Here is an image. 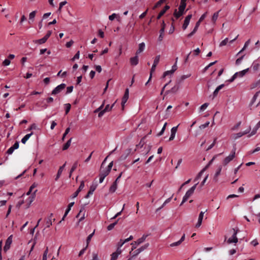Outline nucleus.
<instances>
[{"label":"nucleus","mask_w":260,"mask_h":260,"mask_svg":"<svg viewBox=\"0 0 260 260\" xmlns=\"http://www.w3.org/2000/svg\"><path fill=\"white\" fill-rule=\"evenodd\" d=\"M141 252L140 251L139 249H136V250H135L133 253V256L132 257H133V258L136 256H137V255H138Z\"/></svg>","instance_id":"nucleus-62"},{"label":"nucleus","mask_w":260,"mask_h":260,"mask_svg":"<svg viewBox=\"0 0 260 260\" xmlns=\"http://www.w3.org/2000/svg\"><path fill=\"white\" fill-rule=\"evenodd\" d=\"M229 41V39L228 38H226L224 40H223L220 43V46H225L227 44L228 42Z\"/></svg>","instance_id":"nucleus-50"},{"label":"nucleus","mask_w":260,"mask_h":260,"mask_svg":"<svg viewBox=\"0 0 260 260\" xmlns=\"http://www.w3.org/2000/svg\"><path fill=\"white\" fill-rule=\"evenodd\" d=\"M166 0H159L158 1L155 5L153 6V9L154 10L158 7H159L164 3H165Z\"/></svg>","instance_id":"nucleus-33"},{"label":"nucleus","mask_w":260,"mask_h":260,"mask_svg":"<svg viewBox=\"0 0 260 260\" xmlns=\"http://www.w3.org/2000/svg\"><path fill=\"white\" fill-rule=\"evenodd\" d=\"M184 14V13L180 12V11H177V9H175L173 13V15L176 18V19H177L181 16H182Z\"/></svg>","instance_id":"nucleus-25"},{"label":"nucleus","mask_w":260,"mask_h":260,"mask_svg":"<svg viewBox=\"0 0 260 260\" xmlns=\"http://www.w3.org/2000/svg\"><path fill=\"white\" fill-rule=\"evenodd\" d=\"M209 124H210V122L209 121H207L205 124L201 125L199 126V127H200V128L201 129H204V128H206L207 127H208L209 126Z\"/></svg>","instance_id":"nucleus-48"},{"label":"nucleus","mask_w":260,"mask_h":260,"mask_svg":"<svg viewBox=\"0 0 260 260\" xmlns=\"http://www.w3.org/2000/svg\"><path fill=\"white\" fill-rule=\"evenodd\" d=\"M207 12L203 14L201 17L200 18L199 20L196 22V23H198L199 25H200L201 22L205 18L207 14Z\"/></svg>","instance_id":"nucleus-42"},{"label":"nucleus","mask_w":260,"mask_h":260,"mask_svg":"<svg viewBox=\"0 0 260 260\" xmlns=\"http://www.w3.org/2000/svg\"><path fill=\"white\" fill-rule=\"evenodd\" d=\"M66 86V84L62 83L57 86H56L52 91L51 94L55 95L60 92L63 89L65 88Z\"/></svg>","instance_id":"nucleus-5"},{"label":"nucleus","mask_w":260,"mask_h":260,"mask_svg":"<svg viewBox=\"0 0 260 260\" xmlns=\"http://www.w3.org/2000/svg\"><path fill=\"white\" fill-rule=\"evenodd\" d=\"M72 138H70L67 142L66 143H65L63 147H62V150H67L69 147L71 145V142H72Z\"/></svg>","instance_id":"nucleus-27"},{"label":"nucleus","mask_w":260,"mask_h":260,"mask_svg":"<svg viewBox=\"0 0 260 260\" xmlns=\"http://www.w3.org/2000/svg\"><path fill=\"white\" fill-rule=\"evenodd\" d=\"M36 13H37L36 11H34L29 14V19L30 21H31L32 22L34 21V19L36 15Z\"/></svg>","instance_id":"nucleus-35"},{"label":"nucleus","mask_w":260,"mask_h":260,"mask_svg":"<svg viewBox=\"0 0 260 260\" xmlns=\"http://www.w3.org/2000/svg\"><path fill=\"white\" fill-rule=\"evenodd\" d=\"M32 135V133L26 135L21 140V142L23 144H25L26 141L29 139L30 136Z\"/></svg>","instance_id":"nucleus-31"},{"label":"nucleus","mask_w":260,"mask_h":260,"mask_svg":"<svg viewBox=\"0 0 260 260\" xmlns=\"http://www.w3.org/2000/svg\"><path fill=\"white\" fill-rule=\"evenodd\" d=\"M117 187V184H116V182H113L111 187L109 188V191L111 193L114 192Z\"/></svg>","instance_id":"nucleus-30"},{"label":"nucleus","mask_w":260,"mask_h":260,"mask_svg":"<svg viewBox=\"0 0 260 260\" xmlns=\"http://www.w3.org/2000/svg\"><path fill=\"white\" fill-rule=\"evenodd\" d=\"M15 149L11 146L8 150L7 151V153L8 154H11L13 152Z\"/></svg>","instance_id":"nucleus-64"},{"label":"nucleus","mask_w":260,"mask_h":260,"mask_svg":"<svg viewBox=\"0 0 260 260\" xmlns=\"http://www.w3.org/2000/svg\"><path fill=\"white\" fill-rule=\"evenodd\" d=\"M250 130H251V127H250V126H249L244 132H240V133H237V134H235L234 135V139H235V140L241 137L243 135L249 133L250 132Z\"/></svg>","instance_id":"nucleus-9"},{"label":"nucleus","mask_w":260,"mask_h":260,"mask_svg":"<svg viewBox=\"0 0 260 260\" xmlns=\"http://www.w3.org/2000/svg\"><path fill=\"white\" fill-rule=\"evenodd\" d=\"M260 93V90L259 91H257L255 93V94L254 95L252 101H251V104H253L254 102L255 101L256 99L258 97L259 93Z\"/></svg>","instance_id":"nucleus-47"},{"label":"nucleus","mask_w":260,"mask_h":260,"mask_svg":"<svg viewBox=\"0 0 260 260\" xmlns=\"http://www.w3.org/2000/svg\"><path fill=\"white\" fill-rule=\"evenodd\" d=\"M198 184V182H197L196 184L192 186L187 191L185 196L183 198V200L181 203L180 204V206H182L183 204V203H185L191 196H192Z\"/></svg>","instance_id":"nucleus-1"},{"label":"nucleus","mask_w":260,"mask_h":260,"mask_svg":"<svg viewBox=\"0 0 260 260\" xmlns=\"http://www.w3.org/2000/svg\"><path fill=\"white\" fill-rule=\"evenodd\" d=\"M121 250L119 249V248H118L116 252H113L111 254V260H116L117 258L118 255L121 253Z\"/></svg>","instance_id":"nucleus-20"},{"label":"nucleus","mask_w":260,"mask_h":260,"mask_svg":"<svg viewBox=\"0 0 260 260\" xmlns=\"http://www.w3.org/2000/svg\"><path fill=\"white\" fill-rule=\"evenodd\" d=\"M67 3V2L66 1H63V2H62L61 3H60L59 4V8H58V11L60 12H61V8L62 7L64 6Z\"/></svg>","instance_id":"nucleus-51"},{"label":"nucleus","mask_w":260,"mask_h":260,"mask_svg":"<svg viewBox=\"0 0 260 260\" xmlns=\"http://www.w3.org/2000/svg\"><path fill=\"white\" fill-rule=\"evenodd\" d=\"M73 86H71L68 87L67 88L66 94H68V93H71L73 91Z\"/></svg>","instance_id":"nucleus-57"},{"label":"nucleus","mask_w":260,"mask_h":260,"mask_svg":"<svg viewBox=\"0 0 260 260\" xmlns=\"http://www.w3.org/2000/svg\"><path fill=\"white\" fill-rule=\"evenodd\" d=\"M124 207H125V204L123 205V207H122V210L118 212L113 217H112L111 219H115L117 217L119 216V215H121L122 211L124 210Z\"/></svg>","instance_id":"nucleus-55"},{"label":"nucleus","mask_w":260,"mask_h":260,"mask_svg":"<svg viewBox=\"0 0 260 260\" xmlns=\"http://www.w3.org/2000/svg\"><path fill=\"white\" fill-rule=\"evenodd\" d=\"M91 260H99L97 253H92V258Z\"/></svg>","instance_id":"nucleus-58"},{"label":"nucleus","mask_w":260,"mask_h":260,"mask_svg":"<svg viewBox=\"0 0 260 260\" xmlns=\"http://www.w3.org/2000/svg\"><path fill=\"white\" fill-rule=\"evenodd\" d=\"M224 86V84H222L218 86L214 90L213 93V99L218 94V92Z\"/></svg>","instance_id":"nucleus-22"},{"label":"nucleus","mask_w":260,"mask_h":260,"mask_svg":"<svg viewBox=\"0 0 260 260\" xmlns=\"http://www.w3.org/2000/svg\"><path fill=\"white\" fill-rule=\"evenodd\" d=\"M70 131V127H68V128H66L64 134H63V136H62V139H61L62 141H64V140L65 137L69 134Z\"/></svg>","instance_id":"nucleus-43"},{"label":"nucleus","mask_w":260,"mask_h":260,"mask_svg":"<svg viewBox=\"0 0 260 260\" xmlns=\"http://www.w3.org/2000/svg\"><path fill=\"white\" fill-rule=\"evenodd\" d=\"M172 74H173V73L171 71V70L166 71L164 73L163 77L165 78L166 76L169 75H171Z\"/></svg>","instance_id":"nucleus-59"},{"label":"nucleus","mask_w":260,"mask_h":260,"mask_svg":"<svg viewBox=\"0 0 260 260\" xmlns=\"http://www.w3.org/2000/svg\"><path fill=\"white\" fill-rule=\"evenodd\" d=\"M159 59H160V55H157L154 58V62H153V64L157 66L159 61Z\"/></svg>","instance_id":"nucleus-46"},{"label":"nucleus","mask_w":260,"mask_h":260,"mask_svg":"<svg viewBox=\"0 0 260 260\" xmlns=\"http://www.w3.org/2000/svg\"><path fill=\"white\" fill-rule=\"evenodd\" d=\"M78 166V162L76 161L73 165L70 171V174L69 177H71L72 176V174L73 172L77 169Z\"/></svg>","instance_id":"nucleus-32"},{"label":"nucleus","mask_w":260,"mask_h":260,"mask_svg":"<svg viewBox=\"0 0 260 260\" xmlns=\"http://www.w3.org/2000/svg\"><path fill=\"white\" fill-rule=\"evenodd\" d=\"M85 212V211L84 208L83 207L81 208L79 213L77 215V218L80 217V216L81 215V217L79 219V221H82L84 218Z\"/></svg>","instance_id":"nucleus-17"},{"label":"nucleus","mask_w":260,"mask_h":260,"mask_svg":"<svg viewBox=\"0 0 260 260\" xmlns=\"http://www.w3.org/2000/svg\"><path fill=\"white\" fill-rule=\"evenodd\" d=\"M178 127V125H177L176 126H174L172 128V129L171 130V136L169 138V141H172L175 138L176 133L177 131Z\"/></svg>","instance_id":"nucleus-11"},{"label":"nucleus","mask_w":260,"mask_h":260,"mask_svg":"<svg viewBox=\"0 0 260 260\" xmlns=\"http://www.w3.org/2000/svg\"><path fill=\"white\" fill-rule=\"evenodd\" d=\"M128 96H129V90H128V88H126L125 89L124 95L122 99L121 106H122V109L124 108V104L127 102V101L128 99Z\"/></svg>","instance_id":"nucleus-7"},{"label":"nucleus","mask_w":260,"mask_h":260,"mask_svg":"<svg viewBox=\"0 0 260 260\" xmlns=\"http://www.w3.org/2000/svg\"><path fill=\"white\" fill-rule=\"evenodd\" d=\"M166 12L162 10L157 16V19H159L162 16H163Z\"/></svg>","instance_id":"nucleus-61"},{"label":"nucleus","mask_w":260,"mask_h":260,"mask_svg":"<svg viewBox=\"0 0 260 260\" xmlns=\"http://www.w3.org/2000/svg\"><path fill=\"white\" fill-rule=\"evenodd\" d=\"M232 230L233 231V234L231 237H230L227 241V243L228 244H231V243H236L238 241V239L237 237V234L238 233V230H235V229H233Z\"/></svg>","instance_id":"nucleus-4"},{"label":"nucleus","mask_w":260,"mask_h":260,"mask_svg":"<svg viewBox=\"0 0 260 260\" xmlns=\"http://www.w3.org/2000/svg\"><path fill=\"white\" fill-rule=\"evenodd\" d=\"M186 6V4L181 3L178 8V11L185 14V9Z\"/></svg>","instance_id":"nucleus-29"},{"label":"nucleus","mask_w":260,"mask_h":260,"mask_svg":"<svg viewBox=\"0 0 260 260\" xmlns=\"http://www.w3.org/2000/svg\"><path fill=\"white\" fill-rule=\"evenodd\" d=\"M156 66H156L155 64H152V66L151 67V71H150V77L148 79V82H149L151 80V78H152V74L153 72L155 71Z\"/></svg>","instance_id":"nucleus-40"},{"label":"nucleus","mask_w":260,"mask_h":260,"mask_svg":"<svg viewBox=\"0 0 260 260\" xmlns=\"http://www.w3.org/2000/svg\"><path fill=\"white\" fill-rule=\"evenodd\" d=\"M117 222L118 221H116V222H114V223H112L110 224H109L108 226H107V229L108 231H111L112 230L114 227L115 226V225L117 223Z\"/></svg>","instance_id":"nucleus-44"},{"label":"nucleus","mask_w":260,"mask_h":260,"mask_svg":"<svg viewBox=\"0 0 260 260\" xmlns=\"http://www.w3.org/2000/svg\"><path fill=\"white\" fill-rule=\"evenodd\" d=\"M191 17H192L191 14L188 15L185 17V20L184 21V23L182 25V28L183 30L186 29V28L187 27Z\"/></svg>","instance_id":"nucleus-8"},{"label":"nucleus","mask_w":260,"mask_h":260,"mask_svg":"<svg viewBox=\"0 0 260 260\" xmlns=\"http://www.w3.org/2000/svg\"><path fill=\"white\" fill-rule=\"evenodd\" d=\"M216 140H217V138H215L213 142L206 149L207 151L210 150L211 149H212L213 147V146L215 145V144L216 143Z\"/></svg>","instance_id":"nucleus-52"},{"label":"nucleus","mask_w":260,"mask_h":260,"mask_svg":"<svg viewBox=\"0 0 260 260\" xmlns=\"http://www.w3.org/2000/svg\"><path fill=\"white\" fill-rule=\"evenodd\" d=\"M52 217H53V214L51 213L50 216L47 218L46 222V224L47 228H49L52 225V220H53V221H55V218H52Z\"/></svg>","instance_id":"nucleus-14"},{"label":"nucleus","mask_w":260,"mask_h":260,"mask_svg":"<svg viewBox=\"0 0 260 260\" xmlns=\"http://www.w3.org/2000/svg\"><path fill=\"white\" fill-rule=\"evenodd\" d=\"M12 235L10 236L6 241L5 245L4 248V250L5 251H7L10 248V244L12 243Z\"/></svg>","instance_id":"nucleus-13"},{"label":"nucleus","mask_w":260,"mask_h":260,"mask_svg":"<svg viewBox=\"0 0 260 260\" xmlns=\"http://www.w3.org/2000/svg\"><path fill=\"white\" fill-rule=\"evenodd\" d=\"M209 104L208 103H205L203 105H202L200 107V110L201 111H204L208 106Z\"/></svg>","instance_id":"nucleus-56"},{"label":"nucleus","mask_w":260,"mask_h":260,"mask_svg":"<svg viewBox=\"0 0 260 260\" xmlns=\"http://www.w3.org/2000/svg\"><path fill=\"white\" fill-rule=\"evenodd\" d=\"M115 105V103L113 104L111 106H110L109 105H106L105 108L101 111L100 113H99L98 116L99 117H102L103 115L107 112H109L112 110L113 107H114Z\"/></svg>","instance_id":"nucleus-6"},{"label":"nucleus","mask_w":260,"mask_h":260,"mask_svg":"<svg viewBox=\"0 0 260 260\" xmlns=\"http://www.w3.org/2000/svg\"><path fill=\"white\" fill-rule=\"evenodd\" d=\"M165 32V30H163V28H161L159 30V36L158 37V41H161L162 40V39L164 38V33Z\"/></svg>","instance_id":"nucleus-39"},{"label":"nucleus","mask_w":260,"mask_h":260,"mask_svg":"<svg viewBox=\"0 0 260 260\" xmlns=\"http://www.w3.org/2000/svg\"><path fill=\"white\" fill-rule=\"evenodd\" d=\"M37 191V190H36L33 194L31 195V196L29 197V203H28V205L27 206V208L29 207V205H30V204L33 202V201L34 200V199H35V193Z\"/></svg>","instance_id":"nucleus-37"},{"label":"nucleus","mask_w":260,"mask_h":260,"mask_svg":"<svg viewBox=\"0 0 260 260\" xmlns=\"http://www.w3.org/2000/svg\"><path fill=\"white\" fill-rule=\"evenodd\" d=\"M212 160H211L209 164L208 165H207L205 168H204L199 174L198 175H197V176L196 177V178L194 179V181H197L202 176L203 172L206 170V169L209 167V166L211 164V163L212 162Z\"/></svg>","instance_id":"nucleus-18"},{"label":"nucleus","mask_w":260,"mask_h":260,"mask_svg":"<svg viewBox=\"0 0 260 260\" xmlns=\"http://www.w3.org/2000/svg\"><path fill=\"white\" fill-rule=\"evenodd\" d=\"M260 64L257 61L255 60L253 62L251 68L254 71H256L258 70Z\"/></svg>","instance_id":"nucleus-24"},{"label":"nucleus","mask_w":260,"mask_h":260,"mask_svg":"<svg viewBox=\"0 0 260 260\" xmlns=\"http://www.w3.org/2000/svg\"><path fill=\"white\" fill-rule=\"evenodd\" d=\"M95 189H96V186H93V185L91 186L90 187L89 190L88 191L87 194L85 196V198H88L90 194H92L93 191L95 190Z\"/></svg>","instance_id":"nucleus-28"},{"label":"nucleus","mask_w":260,"mask_h":260,"mask_svg":"<svg viewBox=\"0 0 260 260\" xmlns=\"http://www.w3.org/2000/svg\"><path fill=\"white\" fill-rule=\"evenodd\" d=\"M139 62L138 56L136 55L130 58V63L132 66H136Z\"/></svg>","instance_id":"nucleus-19"},{"label":"nucleus","mask_w":260,"mask_h":260,"mask_svg":"<svg viewBox=\"0 0 260 260\" xmlns=\"http://www.w3.org/2000/svg\"><path fill=\"white\" fill-rule=\"evenodd\" d=\"M184 14V13L180 12V11H177V9H175L173 13V15L176 18V19H177L181 16H182Z\"/></svg>","instance_id":"nucleus-26"},{"label":"nucleus","mask_w":260,"mask_h":260,"mask_svg":"<svg viewBox=\"0 0 260 260\" xmlns=\"http://www.w3.org/2000/svg\"><path fill=\"white\" fill-rule=\"evenodd\" d=\"M147 235H144L141 238H139L137 241H135V244L140 245L143 243L147 237Z\"/></svg>","instance_id":"nucleus-23"},{"label":"nucleus","mask_w":260,"mask_h":260,"mask_svg":"<svg viewBox=\"0 0 260 260\" xmlns=\"http://www.w3.org/2000/svg\"><path fill=\"white\" fill-rule=\"evenodd\" d=\"M248 70H249V68H247V69H246L245 70H243L242 71L236 73L232 76V77L229 80V81L230 82H232L237 77H242L243 76H244L246 74V73L248 71Z\"/></svg>","instance_id":"nucleus-2"},{"label":"nucleus","mask_w":260,"mask_h":260,"mask_svg":"<svg viewBox=\"0 0 260 260\" xmlns=\"http://www.w3.org/2000/svg\"><path fill=\"white\" fill-rule=\"evenodd\" d=\"M236 148L232 151V153L228 156L226 157L223 160L222 164L223 166H226L231 161H232L235 157Z\"/></svg>","instance_id":"nucleus-3"},{"label":"nucleus","mask_w":260,"mask_h":260,"mask_svg":"<svg viewBox=\"0 0 260 260\" xmlns=\"http://www.w3.org/2000/svg\"><path fill=\"white\" fill-rule=\"evenodd\" d=\"M84 187V182L82 181L80 183V185L77 189L78 191L80 192Z\"/></svg>","instance_id":"nucleus-53"},{"label":"nucleus","mask_w":260,"mask_h":260,"mask_svg":"<svg viewBox=\"0 0 260 260\" xmlns=\"http://www.w3.org/2000/svg\"><path fill=\"white\" fill-rule=\"evenodd\" d=\"M65 106H66V110H65L66 114H67L69 112V111L71 109V105L70 104H65Z\"/></svg>","instance_id":"nucleus-45"},{"label":"nucleus","mask_w":260,"mask_h":260,"mask_svg":"<svg viewBox=\"0 0 260 260\" xmlns=\"http://www.w3.org/2000/svg\"><path fill=\"white\" fill-rule=\"evenodd\" d=\"M259 85H260V80H258L257 81H256L255 82H254L252 84H251V85L250 86V88L254 89Z\"/></svg>","instance_id":"nucleus-38"},{"label":"nucleus","mask_w":260,"mask_h":260,"mask_svg":"<svg viewBox=\"0 0 260 260\" xmlns=\"http://www.w3.org/2000/svg\"><path fill=\"white\" fill-rule=\"evenodd\" d=\"M148 9H147L144 12H143L142 14H141L140 16H139V18L140 19H143L147 15V12H148Z\"/></svg>","instance_id":"nucleus-63"},{"label":"nucleus","mask_w":260,"mask_h":260,"mask_svg":"<svg viewBox=\"0 0 260 260\" xmlns=\"http://www.w3.org/2000/svg\"><path fill=\"white\" fill-rule=\"evenodd\" d=\"M10 62H10V60L9 59H6L3 61V65H4L5 66H9L10 64Z\"/></svg>","instance_id":"nucleus-60"},{"label":"nucleus","mask_w":260,"mask_h":260,"mask_svg":"<svg viewBox=\"0 0 260 260\" xmlns=\"http://www.w3.org/2000/svg\"><path fill=\"white\" fill-rule=\"evenodd\" d=\"M106 158H105L104 161L102 164L101 168V171H100V174L102 175V176H104L105 177H106L107 175H108V174L110 172L109 170H108L107 169L102 170L103 167V165H104V163L105 161L106 160Z\"/></svg>","instance_id":"nucleus-12"},{"label":"nucleus","mask_w":260,"mask_h":260,"mask_svg":"<svg viewBox=\"0 0 260 260\" xmlns=\"http://www.w3.org/2000/svg\"><path fill=\"white\" fill-rule=\"evenodd\" d=\"M205 212L201 211L199 214L198 221L196 225V228H198L201 225Z\"/></svg>","instance_id":"nucleus-10"},{"label":"nucleus","mask_w":260,"mask_h":260,"mask_svg":"<svg viewBox=\"0 0 260 260\" xmlns=\"http://www.w3.org/2000/svg\"><path fill=\"white\" fill-rule=\"evenodd\" d=\"M218 17V12L215 13L212 18V20L213 22H215Z\"/></svg>","instance_id":"nucleus-54"},{"label":"nucleus","mask_w":260,"mask_h":260,"mask_svg":"<svg viewBox=\"0 0 260 260\" xmlns=\"http://www.w3.org/2000/svg\"><path fill=\"white\" fill-rule=\"evenodd\" d=\"M260 127V121L256 124L254 128L253 129L251 133L250 134L251 136L254 135L257 130Z\"/></svg>","instance_id":"nucleus-34"},{"label":"nucleus","mask_w":260,"mask_h":260,"mask_svg":"<svg viewBox=\"0 0 260 260\" xmlns=\"http://www.w3.org/2000/svg\"><path fill=\"white\" fill-rule=\"evenodd\" d=\"M66 165V162H65L62 166L60 167L58 170V172H57V175H56V176L55 178V181H57L58 180V179H59V178L60 177L65 166Z\"/></svg>","instance_id":"nucleus-15"},{"label":"nucleus","mask_w":260,"mask_h":260,"mask_svg":"<svg viewBox=\"0 0 260 260\" xmlns=\"http://www.w3.org/2000/svg\"><path fill=\"white\" fill-rule=\"evenodd\" d=\"M47 40L44 37L43 38L41 39H39L36 41V43H38L39 44H42L45 43Z\"/></svg>","instance_id":"nucleus-41"},{"label":"nucleus","mask_w":260,"mask_h":260,"mask_svg":"<svg viewBox=\"0 0 260 260\" xmlns=\"http://www.w3.org/2000/svg\"><path fill=\"white\" fill-rule=\"evenodd\" d=\"M221 170H222V167L221 166H220L218 167L217 171H216V173L214 176L213 180L216 182H217L218 180V177L220 175V174L221 173Z\"/></svg>","instance_id":"nucleus-16"},{"label":"nucleus","mask_w":260,"mask_h":260,"mask_svg":"<svg viewBox=\"0 0 260 260\" xmlns=\"http://www.w3.org/2000/svg\"><path fill=\"white\" fill-rule=\"evenodd\" d=\"M145 48V44L144 43H141L139 45V48L138 50L136 51V54L138 55V54L140 53L141 52H143Z\"/></svg>","instance_id":"nucleus-21"},{"label":"nucleus","mask_w":260,"mask_h":260,"mask_svg":"<svg viewBox=\"0 0 260 260\" xmlns=\"http://www.w3.org/2000/svg\"><path fill=\"white\" fill-rule=\"evenodd\" d=\"M94 234V231L92 233L90 234L87 237V238L86 239V247H88L89 243H90L91 239L92 237H93Z\"/></svg>","instance_id":"nucleus-36"},{"label":"nucleus","mask_w":260,"mask_h":260,"mask_svg":"<svg viewBox=\"0 0 260 260\" xmlns=\"http://www.w3.org/2000/svg\"><path fill=\"white\" fill-rule=\"evenodd\" d=\"M149 244V243H147L145 244L144 245L141 246L139 248H138L140 250V251L141 252L142 251H144L145 249H146L148 246Z\"/></svg>","instance_id":"nucleus-49"}]
</instances>
